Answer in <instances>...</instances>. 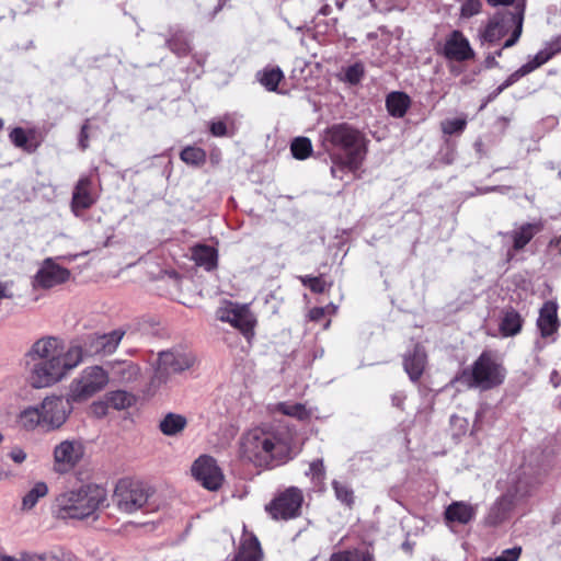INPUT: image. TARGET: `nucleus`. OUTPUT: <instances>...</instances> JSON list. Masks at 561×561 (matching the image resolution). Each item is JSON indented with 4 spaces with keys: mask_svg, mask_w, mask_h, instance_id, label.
I'll list each match as a JSON object with an SVG mask.
<instances>
[{
    "mask_svg": "<svg viewBox=\"0 0 561 561\" xmlns=\"http://www.w3.org/2000/svg\"><path fill=\"white\" fill-rule=\"evenodd\" d=\"M150 489L139 481L122 479L117 482L113 501L119 511L134 513L148 504Z\"/></svg>",
    "mask_w": 561,
    "mask_h": 561,
    "instance_id": "obj_9",
    "label": "nucleus"
},
{
    "mask_svg": "<svg viewBox=\"0 0 561 561\" xmlns=\"http://www.w3.org/2000/svg\"><path fill=\"white\" fill-rule=\"evenodd\" d=\"M331 11H332L331 7L329 4H324L320 8L319 14L327 16V15L331 14Z\"/></svg>",
    "mask_w": 561,
    "mask_h": 561,
    "instance_id": "obj_60",
    "label": "nucleus"
},
{
    "mask_svg": "<svg viewBox=\"0 0 561 561\" xmlns=\"http://www.w3.org/2000/svg\"><path fill=\"white\" fill-rule=\"evenodd\" d=\"M283 78H284L283 71L280 70V68L276 67V68L265 69L261 73L259 81L268 91H276L277 87Z\"/></svg>",
    "mask_w": 561,
    "mask_h": 561,
    "instance_id": "obj_36",
    "label": "nucleus"
},
{
    "mask_svg": "<svg viewBox=\"0 0 561 561\" xmlns=\"http://www.w3.org/2000/svg\"><path fill=\"white\" fill-rule=\"evenodd\" d=\"M556 54L554 50L550 49H543L538 51L535 57L523 65L519 69H517L515 72L510 75L507 79L499 85L489 96V100L495 99L497 95H500L505 89L517 82L520 78L530 73L535 69L539 68L541 65L547 62L553 55Z\"/></svg>",
    "mask_w": 561,
    "mask_h": 561,
    "instance_id": "obj_17",
    "label": "nucleus"
},
{
    "mask_svg": "<svg viewBox=\"0 0 561 561\" xmlns=\"http://www.w3.org/2000/svg\"><path fill=\"white\" fill-rule=\"evenodd\" d=\"M556 54L554 50L550 49H543L538 51L535 57L523 65L519 69H517L515 72L510 75L507 79L499 85L489 96V100L495 99L497 95H500L505 89L517 82L520 78L530 73L535 69L539 68L541 65L547 62L553 55Z\"/></svg>",
    "mask_w": 561,
    "mask_h": 561,
    "instance_id": "obj_19",
    "label": "nucleus"
},
{
    "mask_svg": "<svg viewBox=\"0 0 561 561\" xmlns=\"http://www.w3.org/2000/svg\"><path fill=\"white\" fill-rule=\"evenodd\" d=\"M554 405L559 411H561V397L556 398Z\"/></svg>",
    "mask_w": 561,
    "mask_h": 561,
    "instance_id": "obj_62",
    "label": "nucleus"
},
{
    "mask_svg": "<svg viewBox=\"0 0 561 561\" xmlns=\"http://www.w3.org/2000/svg\"><path fill=\"white\" fill-rule=\"evenodd\" d=\"M322 144L329 151L332 148H341L345 151L342 165L351 171L359 169L365 154L366 147L362 134L347 124H335L328 127L321 135Z\"/></svg>",
    "mask_w": 561,
    "mask_h": 561,
    "instance_id": "obj_5",
    "label": "nucleus"
},
{
    "mask_svg": "<svg viewBox=\"0 0 561 561\" xmlns=\"http://www.w3.org/2000/svg\"><path fill=\"white\" fill-rule=\"evenodd\" d=\"M10 288H11V284L5 282V283H0V300L3 299V298H12V293L10 291Z\"/></svg>",
    "mask_w": 561,
    "mask_h": 561,
    "instance_id": "obj_52",
    "label": "nucleus"
},
{
    "mask_svg": "<svg viewBox=\"0 0 561 561\" xmlns=\"http://www.w3.org/2000/svg\"><path fill=\"white\" fill-rule=\"evenodd\" d=\"M451 420H453L454 422H459V423H461V425L466 423V420L460 419V417H456V416H453V419H451Z\"/></svg>",
    "mask_w": 561,
    "mask_h": 561,
    "instance_id": "obj_64",
    "label": "nucleus"
},
{
    "mask_svg": "<svg viewBox=\"0 0 561 561\" xmlns=\"http://www.w3.org/2000/svg\"><path fill=\"white\" fill-rule=\"evenodd\" d=\"M84 456V446L80 439H64L53 448V470L65 474L72 471Z\"/></svg>",
    "mask_w": 561,
    "mask_h": 561,
    "instance_id": "obj_10",
    "label": "nucleus"
},
{
    "mask_svg": "<svg viewBox=\"0 0 561 561\" xmlns=\"http://www.w3.org/2000/svg\"><path fill=\"white\" fill-rule=\"evenodd\" d=\"M411 100L403 92H391L386 99V106L393 117H403L410 107Z\"/></svg>",
    "mask_w": 561,
    "mask_h": 561,
    "instance_id": "obj_31",
    "label": "nucleus"
},
{
    "mask_svg": "<svg viewBox=\"0 0 561 561\" xmlns=\"http://www.w3.org/2000/svg\"><path fill=\"white\" fill-rule=\"evenodd\" d=\"M10 140L19 148H24L27 142V136L23 128L15 127L9 135Z\"/></svg>",
    "mask_w": 561,
    "mask_h": 561,
    "instance_id": "obj_46",
    "label": "nucleus"
},
{
    "mask_svg": "<svg viewBox=\"0 0 561 561\" xmlns=\"http://www.w3.org/2000/svg\"><path fill=\"white\" fill-rule=\"evenodd\" d=\"M125 331L118 329L105 334H90L82 340V343L76 342L83 352V358L95 355H111L118 347Z\"/></svg>",
    "mask_w": 561,
    "mask_h": 561,
    "instance_id": "obj_12",
    "label": "nucleus"
},
{
    "mask_svg": "<svg viewBox=\"0 0 561 561\" xmlns=\"http://www.w3.org/2000/svg\"><path fill=\"white\" fill-rule=\"evenodd\" d=\"M481 10V2L479 0H466L461 5V16L471 18L478 14Z\"/></svg>",
    "mask_w": 561,
    "mask_h": 561,
    "instance_id": "obj_45",
    "label": "nucleus"
},
{
    "mask_svg": "<svg viewBox=\"0 0 561 561\" xmlns=\"http://www.w3.org/2000/svg\"><path fill=\"white\" fill-rule=\"evenodd\" d=\"M87 129H88V124H84L81 128V133H80V139H79V146L81 147L82 150H85L88 148V133H87Z\"/></svg>",
    "mask_w": 561,
    "mask_h": 561,
    "instance_id": "obj_51",
    "label": "nucleus"
},
{
    "mask_svg": "<svg viewBox=\"0 0 561 561\" xmlns=\"http://www.w3.org/2000/svg\"><path fill=\"white\" fill-rule=\"evenodd\" d=\"M344 81L350 84H357L360 82L365 75V68L362 62H355L348 67H346L343 71Z\"/></svg>",
    "mask_w": 561,
    "mask_h": 561,
    "instance_id": "obj_40",
    "label": "nucleus"
},
{
    "mask_svg": "<svg viewBox=\"0 0 561 561\" xmlns=\"http://www.w3.org/2000/svg\"><path fill=\"white\" fill-rule=\"evenodd\" d=\"M477 515V507L459 501L453 502L445 510V519L448 523H457L460 525H466L474 519Z\"/></svg>",
    "mask_w": 561,
    "mask_h": 561,
    "instance_id": "obj_26",
    "label": "nucleus"
},
{
    "mask_svg": "<svg viewBox=\"0 0 561 561\" xmlns=\"http://www.w3.org/2000/svg\"><path fill=\"white\" fill-rule=\"evenodd\" d=\"M47 494L48 485L44 481H37L22 497V511H31Z\"/></svg>",
    "mask_w": 561,
    "mask_h": 561,
    "instance_id": "obj_32",
    "label": "nucleus"
},
{
    "mask_svg": "<svg viewBox=\"0 0 561 561\" xmlns=\"http://www.w3.org/2000/svg\"><path fill=\"white\" fill-rule=\"evenodd\" d=\"M515 502V495L511 492L502 495L489 510L485 516L488 526H497L508 518Z\"/></svg>",
    "mask_w": 561,
    "mask_h": 561,
    "instance_id": "obj_23",
    "label": "nucleus"
},
{
    "mask_svg": "<svg viewBox=\"0 0 561 561\" xmlns=\"http://www.w3.org/2000/svg\"><path fill=\"white\" fill-rule=\"evenodd\" d=\"M73 401L62 396H47L41 403L23 409L16 419L19 426L27 432L41 428L45 432L59 430L72 412Z\"/></svg>",
    "mask_w": 561,
    "mask_h": 561,
    "instance_id": "obj_3",
    "label": "nucleus"
},
{
    "mask_svg": "<svg viewBox=\"0 0 561 561\" xmlns=\"http://www.w3.org/2000/svg\"><path fill=\"white\" fill-rule=\"evenodd\" d=\"M392 404L397 408H401L403 404V397L400 394L392 396Z\"/></svg>",
    "mask_w": 561,
    "mask_h": 561,
    "instance_id": "obj_59",
    "label": "nucleus"
},
{
    "mask_svg": "<svg viewBox=\"0 0 561 561\" xmlns=\"http://www.w3.org/2000/svg\"><path fill=\"white\" fill-rule=\"evenodd\" d=\"M262 550L256 537L244 536L241 540L234 561H261Z\"/></svg>",
    "mask_w": 561,
    "mask_h": 561,
    "instance_id": "obj_27",
    "label": "nucleus"
},
{
    "mask_svg": "<svg viewBox=\"0 0 561 561\" xmlns=\"http://www.w3.org/2000/svg\"><path fill=\"white\" fill-rule=\"evenodd\" d=\"M505 379V369L492 353L483 352L472 364L463 369L456 380L469 388L489 390L501 385Z\"/></svg>",
    "mask_w": 561,
    "mask_h": 561,
    "instance_id": "obj_7",
    "label": "nucleus"
},
{
    "mask_svg": "<svg viewBox=\"0 0 561 561\" xmlns=\"http://www.w3.org/2000/svg\"><path fill=\"white\" fill-rule=\"evenodd\" d=\"M28 358V381L41 389L62 380L83 360L82 348L78 344L65 346L61 340L45 336L37 340L26 354Z\"/></svg>",
    "mask_w": 561,
    "mask_h": 561,
    "instance_id": "obj_2",
    "label": "nucleus"
},
{
    "mask_svg": "<svg viewBox=\"0 0 561 561\" xmlns=\"http://www.w3.org/2000/svg\"><path fill=\"white\" fill-rule=\"evenodd\" d=\"M542 230L543 222L541 220L524 222L522 225L515 226L513 230L504 233V237L511 239L513 250L518 252L523 250L531 241V239Z\"/></svg>",
    "mask_w": 561,
    "mask_h": 561,
    "instance_id": "obj_21",
    "label": "nucleus"
},
{
    "mask_svg": "<svg viewBox=\"0 0 561 561\" xmlns=\"http://www.w3.org/2000/svg\"><path fill=\"white\" fill-rule=\"evenodd\" d=\"M193 477L207 490L216 491L224 482L221 469L216 460L207 455L198 457L192 466Z\"/></svg>",
    "mask_w": 561,
    "mask_h": 561,
    "instance_id": "obj_13",
    "label": "nucleus"
},
{
    "mask_svg": "<svg viewBox=\"0 0 561 561\" xmlns=\"http://www.w3.org/2000/svg\"><path fill=\"white\" fill-rule=\"evenodd\" d=\"M217 318L247 334L252 331L255 319L248 306L229 304L217 311Z\"/></svg>",
    "mask_w": 561,
    "mask_h": 561,
    "instance_id": "obj_15",
    "label": "nucleus"
},
{
    "mask_svg": "<svg viewBox=\"0 0 561 561\" xmlns=\"http://www.w3.org/2000/svg\"><path fill=\"white\" fill-rule=\"evenodd\" d=\"M180 158L187 165L201 167L206 162V152L199 147L187 146L181 151Z\"/></svg>",
    "mask_w": 561,
    "mask_h": 561,
    "instance_id": "obj_34",
    "label": "nucleus"
},
{
    "mask_svg": "<svg viewBox=\"0 0 561 561\" xmlns=\"http://www.w3.org/2000/svg\"><path fill=\"white\" fill-rule=\"evenodd\" d=\"M301 504V491L297 488H289L266 506V510L274 519H289L299 514Z\"/></svg>",
    "mask_w": 561,
    "mask_h": 561,
    "instance_id": "obj_14",
    "label": "nucleus"
},
{
    "mask_svg": "<svg viewBox=\"0 0 561 561\" xmlns=\"http://www.w3.org/2000/svg\"><path fill=\"white\" fill-rule=\"evenodd\" d=\"M44 554L23 551L20 553V561H44Z\"/></svg>",
    "mask_w": 561,
    "mask_h": 561,
    "instance_id": "obj_50",
    "label": "nucleus"
},
{
    "mask_svg": "<svg viewBox=\"0 0 561 561\" xmlns=\"http://www.w3.org/2000/svg\"><path fill=\"white\" fill-rule=\"evenodd\" d=\"M443 55L450 60L465 61L473 58L474 51L465 35L455 30L446 37Z\"/></svg>",
    "mask_w": 561,
    "mask_h": 561,
    "instance_id": "obj_20",
    "label": "nucleus"
},
{
    "mask_svg": "<svg viewBox=\"0 0 561 561\" xmlns=\"http://www.w3.org/2000/svg\"><path fill=\"white\" fill-rule=\"evenodd\" d=\"M105 400L106 404L115 410H125L135 403V397L124 390L108 392Z\"/></svg>",
    "mask_w": 561,
    "mask_h": 561,
    "instance_id": "obj_33",
    "label": "nucleus"
},
{
    "mask_svg": "<svg viewBox=\"0 0 561 561\" xmlns=\"http://www.w3.org/2000/svg\"><path fill=\"white\" fill-rule=\"evenodd\" d=\"M524 22V8H519L518 11H502L496 13L492 19L489 20L485 27L480 31L481 44L495 45L505 37L510 32V37L504 42L502 48H508L514 46L523 32Z\"/></svg>",
    "mask_w": 561,
    "mask_h": 561,
    "instance_id": "obj_6",
    "label": "nucleus"
},
{
    "mask_svg": "<svg viewBox=\"0 0 561 561\" xmlns=\"http://www.w3.org/2000/svg\"><path fill=\"white\" fill-rule=\"evenodd\" d=\"M467 126L466 118H451L442 122V131L445 135L461 134Z\"/></svg>",
    "mask_w": 561,
    "mask_h": 561,
    "instance_id": "obj_41",
    "label": "nucleus"
},
{
    "mask_svg": "<svg viewBox=\"0 0 561 561\" xmlns=\"http://www.w3.org/2000/svg\"><path fill=\"white\" fill-rule=\"evenodd\" d=\"M9 457L15 463H22L26 459V453L20 447H14L9 453Z\"/></svg>",
    "mask_w": 561,
    "mask_h": 561,
    "instance_id": "obj_48",
    "label": "nucleus"
},
{
    "mask_svg": "<svg viewBox=\"0 0 561 561\" xmlns=\"http://www.w3.org/2000/svg\"><path fill=\"white\" fill-rule=\"evenodd\" d=\"M332 488L337 501L347 507H352L355 503V496L353 489L346 483H342L337 480L332 481Z\"/></svg>",
    "mask_w": 561,
    "mask_h": 561,
    "instance_id": "obj_37",
    "label": "nucleus"
},
{
    "mask_svg": "<svg viewBox=\"0 0 561 561\" xmlns=\"http://www.w3.org/2000/svg\"><path fill=\"white\" fill-rule=\"evenodd\" d=\"M426 353L421 345H415L413 351L404 356L403 366L412 381H417L426 366Z\"/></svg>",
    "mask_w": 561,
    "mask_h": 561,
    "instance_id": "obj_25",
    "label": "nucleus"
},
{
    "mask_svg": "<svg viewBox=\"0 0 561 561\" xmlns=\"http://www.w3.org/2000/svg\"><path fill=\"white\" fill-rule=\"evenodd\" d=\"M70 277L69 270L58 265L54 259H45L34 276V287L51 288L65 283Z\"/></svg>",
    "mask_w": 561,
    "mask_h": 561,
    "instance_id": "obj_16",
    "label": "nucleus"
},
{
    "mask_svg": "<svg viewBox=\"0 0 561 561\" xmlns=\"http://www.w3.org/2000/svg\"><path fill=\"white\" fill-rule=\"evenodd\" d=\"M557 311L558 306L553 301H546L540 308L537 327L540 331L541 337H552V341L556 340L553 335L557 333L560 325Z\"/></svg>",
    "mask_w": 561,
    "mask_h": 561,
    "instance_id": "obj_22",
    "label": "nucleus"
},
{
    "mask_svg": "<svg viewBox=\"0 0 561 561\" xmlns=\"http://www.w3.org/2000/svg\"><path fill=\"white\" fill-rule=\"evenodd\" d=\"M348 561H371V556L364 551H348Z\"/></svg>",
    "mask_w": 561,
    "mask_h": 561,
    "instance_id": "obj_49",
    "label": "nucleus"
},
{
    "mask_svg": "<svg viewBox=\"0 0 561 561\" xmlns=\"http://www.w3.org/2000/svg\"><path fill=\"white\" fill-rule=\"evenodd\" d=\"M228 0H219L218 7L216 8L215 12H218L219 10H221V8L225 5V3Z\"/></svg>",
    "mask_w": 561,
    "mask_h": 561,
    "instance_id": "obj_63",
    "label": "nucleus"
},
{
    "mask_svg": "<svg viewBox=\"0 0 561 561\" xmlns=\"http://www.w3.org/2000/svg\"><path fill=\"white\" fill-rule=\"evenodd\" d=\"M290 151L294 158L304 160L312 152L311 141L306 137H297L291 142Z\"/></svg>",
    "mask_w": 561,
    "mask_h": 561,
    "instance_id": "obj_38",
    "label": "nucleus"
},
{
    "mask_svg": "<svg viewBox=\"0 0 561 561\" xmlns=\"http://www.w3.org/2000/svg\"><path fill=\"white\" fill-rule=\"evenodd\" d=\"M210 133L216 137H224L227 135V126L222 121L211 122Z\"/></svg>",
    "mask_w": 561,
    "mask_h": 561,
    "instance_id": "obj_47",
    "label": "nucleus"
},
{
    "mask_svg": "<svg viewBox=\"0 0 561 561\" xmlns=\"http://www.w3.org/2000/svg\"><path fill=\"white\" fill-rule=\"evenodd\" d=\"M550 248H556L559 250V253L561 254V236L556 237L552 239L549 243Z\"/></svg>",
    "mask_w": 561,
    "mask_h": 561,
    "instance_id": "obj_58",
    "label": "nucleus"
},
{
    "mask_svg": "<svg viewBox=\"0 0 561 561\" xmlns=\"http://www.w3.org/2000/svg\"><path fill=\"white\" fill-rule=\"evenodd\" d=\"M330 561H348V551L333 553Z\"/></svg>",
    "mask_w": 561,
    "mask_h": 561,
    "instance_id": "obj_55",
    "label": "nucleus"
},
{
    "mask_svg": "<svg viewBox=\"0 0 561 561\" xmlns=\"http://www.w3.org/2000/svg\"><path fill=\"white\" fill-rule=\"evenodd\" d=\"M523 322L522 316L515 309L506 308L503 310L500 331L503 336H514L522 331Z\"/></svg>",
    "mask_w": 561,
    "mask_h": 561,
    "instance_id": "obj_28",
    "label": "nucleus"
},
{
    "mask_svg": "<svg viewBox=\"0 0 561 561\" xmlns=\"http://www.w3.org/2000/svg\"><path fill=\"white\" fill-rule=\"evenodd\" d=\"M108 405L106 404V401L105 402H95L93 404V410H94V413L98 414V415H104L106 413V408Z\"/></svg>",
    "mask_w": 561,
    "mask_h": 561,
    "instance_id": "obj_54",
    "label": "nucleus"
},
{
    "mask_svg": "<svg viewBox=\"0 0 561 561\" xmlns=\"http://www.w3.org/2000/svg\"><path fill=\"white\" fill-rule=\"evenodd\" d=\"M195 363L193 354L182 350H169L159 353L156 378L165 382L173 374L191 368Z\"/></svg>",
    "mask_w": 561,
    "mask_h": 561,
    "instance_id": "obj_11",
    "label": "nucleus"
},
{
    "mask_svg": "<svg viewBox=\"0 0 561 561\" xmlns=\"http://www.w3.org/2000/svg\"><path fill=\"white\" fill-rule=\"evenodd\" d=\"M275 411L280 412L284 415L296 417L298 420H305L309 416L306 407L301 403L279 402L276 404Z\"/></svg>",
    "mask_w": 561,
    "mask_h": 561,
    "instance_id": "obj_35",
    "label": "nucleus"
},
{
    "mask_svg": "<svg viewBox=\"0 0 561 561\" xmlns=\"http://www.w3.org/2000/svg\"><path fill=\"white\" fill-rule=\"evenodd\" d=\"M486 1L492 7L511 5L515 2V0H486Z\"/></svg>",
    "mask_w": 561,
    "mask_h": 561,
    "instance_id": "obj_57",
    "label": "nucleus"
},
{
    "mask_svg": "<svg viewBox=\"0 0 561 561\" xmlns=\"http://www.w3.org/2000/svg\"><path fill=\"white\" fill-rule=\"evenodd\" d=\"M300 280L304 286L310 288L311 291L321 294L325 290L327 284L322 279V277H313V276H300Z\"/></svg>",
    "mask_w": 561,
    "mask_h": 561,
    "instance_id": "obj_42",
    "label": "nucleus"
},
{
    "mask_svg": "<svg viewBox=\"0 0 561 561\" xmlns=\"http://www.w3.org/2000/svg\"><path fill=\"white\" fill-rule=\"evenodd\" d=\"M550 382L552 383V386L554 388L560 386V383H561V375L557 370H553L551 373V375H550Z\"/></svg>",
    "mask_w": 561,
    "mask_h": 561,
    "instance_id": "obj_56",
    "label": "nucleus"
},
{
    "mask_svg": "<svg viewBox=\"0 0 561 561\" xmlns=\"http://www.w3.org/2000/svg\"><path fill=\"white\" fill-rule=\"evenodd\" d=\"M170 49L178 56H185L191 50V45L187 36L183 33H176L171 39L168 41Z\"/></svg>",
    "mask_w": 561,
    "mask_h": 561,
    "instance_id": "obj_39",
    "label": "nucleus"
},
{
    "mask_svg": "<svg viewBox=\"0 0 561 561\" xmlns=\"http://www.w3.org/2000/svg\"><path fill=\"white\" fill-rule=\"evenodd\" d=\"M92 182L89 178H81L73 191L71 207L78 216L79 210L90 208L96 201L91 192Z\"/></svg>",
    "mask_w": 561,
    "mask_h": 561,
    "instance_id": "obj_24",
    "label": "nucleus"
},
{
    "mask_svg": "<svg viewBox=\"0 0 561 561\" xmlns=\"http://www.w3.org/2000/svg\"><path fill=\"white\" fill-rule=\"evenodd\" d=\"M485 61H486L488 66L496 65L495 56H492V57L489 56Z\"/></svg>",
    "mask_w": 561,
    "mask_h": 561,
    "instance_id": "obj_61",
    "label": "nucleus"
},
{
    "mask_svg": "<svg viewBox=\"0 0 561 561\" xmlns=\"http://www.w3.org/2000/svg\"><path fill=\"white\" fill-rule=\"evenodd\" d=\"M240 457L257 468L272 469L295 457V432L282 423H262L239 438Z\"/></svg>",
    "mask_w": 561,
    "mask_h": 561,
    "instance_id": "obj_1",
    "label": "nucleus"
},
{
    "mask_svg": "<svg viewBox=\"0 0 561 561\" xmlns=\"http://www.w3.org/2000/svg\"><path fill=\"white\" fill-rule=\"evenodd\" d=\"M324 312V308H312L309 312V318L312 321H319L323 318Z\"/></svg>",
    "mask_w": 561,
    "mask_h": 561,
    "instance_id": "obj_53",
    "label": "nucleus"
},
{
    "mask_svg": "<svg viewBox=\"0 0 561 561\" xmlns=\"http://www.w3.org/2000/svg\"><path fill=\"white\" fill-rule=\"evenodd\" d=\"M556 54L554 50L550 49H543L538 51L535 57L523 65L519 69H517L515 72L510 75L507 79L499 85L489 96V100L495 99L497 95H500L505 89L517 82L520 78L530 73L535 69L539 68L541 65L547 62L553 55Z\"/></svg>",
    "mask_w": 561,
    "mask_h": 561,
    "instance_id": "obj_18",
    "label": "nucleus"
},
{
    "mask_svg": "<svg viewBox=\"0 0 561 561\" xmlns=\"http://www.w3.org/2000/svg\"><path fill=\"white\" fill-rule=\"evenodd\" d=\"M186 425L187 419L184 415L170 412L159 422V430L165 436H176Z\"/></svg>",
    "mask_w": 561,
    "mask_h": 561,
    "instance_id": "obj_29",
    "label": "nucleus"
},
{
    "mask_svg": "<svg viewBox=\"0 0 561 561\" xmlns=\"http://www.w3.org/2000/svg\"><path fill=\"white\" fill-rule=\"evenodd\" d=\"M192 259L198 266L210 271L217 265V251L213 247L198 244L192 249Z\"/></svg>",
    "mask_w": 561,
    "mask_h": 561,
    "instance_id": "obj_30",
    "label": "nucleus"
},
{
    "mask_svg": "<svg viewBox=\"0 0 561 561\" xmlns=\"http://www.w3.org/2000/svg\"><path fill=\"white\" fill-rule=\"evenodd\" d=\"M522 551L523 549L520 546H515L503 550L500 556L492 558L489 561H518Z\"/></svg>",
    "mask_w": 561,
    "mask_h": 561,
    "instance_id": "obj_43",
    "label": "nucleus"
},
{
    "mask_svg": "<svg viewBox=\"0 0 561 561\" xmlns=\"http://www.w3.org/2000/svg\"><path fill=\"white\" fill-rule=\"evenodd\" d=\"M309 473L313 480L322 482L325 479V468L322 459L313 460L309 466Z\"/></svg>",
    "mask_w": 561,
    "mask_h": 561,
    "instance_id": "obj_44",
    "label": "nucleus"
},
{
    "mask_svg": "<svg viewBox=\"0 0 561 561\" xmlns=\"http://www.w3.org/2000/svg\"><path fill=\"white\" fill-rule=\"evenodd\" d=\"M105 500V489L95 484L83 485L57 496V513L60 518L83 519L91 516Z\"/></svg>",
    "mask_w": 561,
    "mask_h": 561,
    "instance_id": "obj_4",
    "label": "nucleus"
},
{
    "mask_svg": "<svg viewBox=\"0 0 561 561\" xmlns=\"http://www.w3.org/2000/svg\"><path fill=\"white\" fill-rule=\"evenodd\" d=\"M108 381V374L103 367L89 366L72 379L67 394L73 403H82L104 390Z\"/></svg>",
    "mask_w": 561,
    "mask_h": 561,
    "instance_id": "obj_8",
    "label": "nucleus"
}]
</instances>
